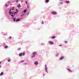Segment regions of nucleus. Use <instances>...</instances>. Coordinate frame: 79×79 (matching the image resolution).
<instances>
[{
  "label": "nucleus",
  "instance_id": "f257e3e1",
  "mask_svg": "<svg viewBox=\"0 0 79 79\" xmlns=\"http://www.w3.org/2000/svg\"><path fill=\"white\" fill-rule=\"evenodd\" d=\"M37 54V53L36 52H33L32 55L33 56H31L32 58H34V57H35V55H36Z\"/></svg>",
  "mask_w": 79,
  "mask_h": 79
},
{
  "label": "nucleus",
  "instance_id": "f03ea898",
  "mask_svg": "<svg viewBox=\"0 0 79 79\" xmlns=\"http://www.w3.org/2000/svg\"><path fill=\"white\" fill-rule=\"evenodd\" d=\"M22 55L23 56H24V55H25V52H24L23 54L22 53H20L19 54V56H22Z\"/></svg>",
  "mask_w": 79,
  "mask_h": 79
},
{
  "label": "nucleus",
  "instance_id": "7ed1b4c3",
  "mask_svg": "<svg viewBox=\"0 0 79 79\" xmlns=\"http://www.w3.org/2000/svg\"><path fill=\"white\" fill-rule=\"evenodd\" d=\"M14 9H15V8H14V7H13V8L12 9H10L9 12V13L10 15H11V10H14Z\"/></svg>",
  "mask_w": 79,
  "mask_h": 79
},
{
  "label": "nucleus",
  "instance_id": "20e7f679",
  "mask_svg": "<svg viewBox=\"0 0 79 79\" xmlns=\"http://www.w3.org/2000/svg\"><path fill=\"white\" fill-rule=\"evenodd\" d=\"M52 15H56V14H57V13L55 11H54L52 13Z\"/></svg>",
  "mask_w": 79,
  "mask_h": 79
},
{
  "label": "nucleus",
  "instance_id": "39448f33",
  "mask_svg": "<svg viewBox=\"0 0 79 79\" xmlns=\"http://www.w3.org/2000/svg\"><path fill=\"white\" fill-rule=\"evenodd\" d=\"M34 64L35 65H37L39 64V62L37 61H36L34 62Z\"/></svg>",
  "mask_w": 79,
  "mask_h": 79
},
{
  "label": "nucleus",
  "instance_id": "423d86ee",
  "mask_svg": "<svg viewBox=\"0 0 79 79\" xmlns=\"http://www.w3.org/2000/svg\"><path fill=\"white\" fill-rule=\"evenodd\" d=\"M49 43L51 45H53V42L52 41H49Z\"/></svg>",
  "mask_w": 79,
  "mask_h": 79
},
{
  "label": "nucleus",
  "instance_id": "0eeeda50",
  "mask_svg": "<svg viewBox=\"0 0 79 79\" xmlns=\"http://www.w3.org/2000/svg\"><path fill=\"white\" fill-rule=\"evenodd\" d=\"M63 58H64V56H62L60 58V60H63Z\"/></svg>",
  "mask_w": 79,
  "mask_h": 79
},
{
  "label": "nucleus",
  "instance_id": "6e6552de",
  "mask_svg": "<svg viewBox=\"0 0 79 79\" xmlns=\"http://www.w3.org/2000/svg\"><path fill=\"white\" fill-rule=\"evenodd\" d=\"M67 70L69 71V72H72V70L69 69H67Z\"/></svg>",
  "mask_w": 79,
  "mask_h": 79
},
{
  "label": "nucleus",
  "instance_id": "1a4fd4ad",
  "mask_svg": "<svg viewBox=\"0 0 79 79\" xmlns=\"http://www.w3.org/2000/svg\"><path fill=\"white\" fill-rule=\"evenodd\" d=\"M27 10H24L23 11H22V13H26V12Z\"/></svg>",
  "mask_w": 79,
  "mask_h": 79
},
{
  "label": "nucleus",
  "instance_id": "9d476101",
  "mask_svg": "<svg viewBox=\"0 0 79 79\" xmlns=\"http://www.w3.org/2000/svg\"><path fill=\"white\" fill-rule=\"evenodd\" d=\"M20 20V19H17L16 20V22H18V21H19Z\"/></svg>",
  "mask_w": 79,
  "mask_h": 79
},
{
  "label": "nucleus",
  "instance_id": "9b49d317",
  "mask_svg": "<svg viewBox=\"0 0 79 79\" xmlns=\"http://www.w3.org/2000/svg\"><path fill=\"white\" fill-rule=\"evenodd\" d=\"M49 0H46L45 1V2L46 3H48L49 2Z\"/></svg>",
  "mask_w": 79,
  "mask_h": 79
},
{
  "label": "nucleus",
  "instance_id": "f8f14e48",
  "mask_svg": "<svg viewBox=\"0 0 79 79\" xmlns=\"http://www.w3.org/2000/svg\"><path fill=\"white\" fill-rule=\"evenodd\" d=\"M45 71L47 72V73H48V71H47V67L45 68Z\"/></svg>",
  "mask_w": 79,
  "mask_h": 79
},
{
  "label": "nucleus",
  "instance_id": "ddd939ff",
  "mask_svg": "<svg viewBox=\"0 0 79 79\" xmlns=\"http://www.w3.org/2000/svg\"><path fill=\"white\" fill-rule=\"evenodd\" d=\"M66 3H69V1H66Z\"/></svg>",
  "mask_w": 79,
  "mask_h": 79
},
{
  "label": "nucleus",
  "instance_id": "4468645a",
  "mask_svg": "<svg viewBox=\"0 0 79 79\" xmlns=\"http://www.w3.org/2000/svg\"><path fill=\"white\" fill-rule=\"evenodd\" d=\"M18 7H21V5L20 4H19L18 6H17Z\"/></svg>",
  "mask_w": 79,
  "mask_h": 79
},
{
  "label": "nucleus",
  "instance_id": "2eb2a0df",
  "mask_svg": "<svg viewBox=\"0 0 79 79\" xmlns=\"http://www.w3.org/2000/svg\"><path fill=\"white\" fill-rule=\"evenodd\" d=\"M13 21H14V22H15V21H16V18H14Z\"/></svg>",
  "mask_w": 79,
  "mask_h": 79
},
{
  "label": "nucleus",
  "instance_id": "dca6fc26",
  "mask_svg": "<svg viewBox=\"0 0 79 79\" xmlns=\"http://www.w3.org/2000/svg\"><path fill=\"white\" fill-rule=\"evenodd\" d=\"M3 72H2L1 73L0 75V76H2V75H3Z\"/></svg>",
  "mask_w": 79,
  "mask_h": 79
},
{
  "label": "nucleus",
  "instance_id": "f3484780",
  "mask_svg": "<svg viewBox=\"0 0 79 79\" xmlns=\"http://www.w3.org/2000/svg\"><path fill=\"white\" fill-rule=\"evenodd\" d=\"M56 37L55 36H53L52 37V39H55Z\"/></svg>",
  "mask_w": 79,
  "mask_h": 79
},
{
  "label": "nucleus",
  "instance_id": "a211bd4d",
  "mask_svg": "<svg viewBox=\"0 0 79 79\" xmlns=\"http://www.w3.org/2000/svg\"><path fill=\"white\" fill-rule=\"evenodd\" d=\"M10 61H11V60H10V59H8V62H10Z\"/></svg>",
  "mask_w": 79,
  "mask_h": 79
},
{
  "label": "nucleus",
  "instance_id": "6ab92c4d",
  "mask_svg": "<svg viewBox=\"0 0 79 79\" xmlns=\"http://www.w3.org/2000/svg\"><path fill=\"white\" fill-rule=\"evenodd\" d=\"M5 48H8L7 46H5Z\"/></svg>",
  "mask_w": 79,
  "mask_h": 79
},
{
  "label": "nucleus",
  "instance_id": "aec40b11",
  "mask_svg": "<svg viewBox=\"0 0 79 79\" xmlns=\"http://www.w3.org/2000/svg\"><path fill=\"white\" fill-rule=\"evenodd\" d=\"M5 6H6V7H7V6H8V4H6L5 5Z\"/></svg>",
  "mask_w": 79,
  "mask_h": 79
},
{
  "label": "nucleus",
  "instance_id": "412c9836",
  "mask_svg": "<svg viewBox=\"0 0 79 79\" xmlns=\"http://www.w3.org/2000/svg\"><path fill=\"white\" fill-rule=\"evenodd\" d=\"M21 50V48H19L18 49V50Z\"/></svg>",
  "mask_w": 79,
  "mask_h": 79
},
{
  "label": "nucleus",
  "instance_id": "4be33fe9",
  "mask_svg": "<svg viewBox=\"0 0 79 79\" xmlns=\"http://www.w3.org/2000/svg\"><path fill=\"white\" fill-rule=\"evenodd\" d=\"M18 13V12H15L14 13V15H15V14H16V13Z\"/></svg>",
  "mask_w": 79,
  "mask_h": 79
},
{
  "label": "nucleus",
  "instance_id": "5701e85b",
  "mask_svg": "<svg viewBox=\"0 0 79 79\" xmlns=\"http://www.w3.org/2000/svg\"><path fill=\"white\" fill-rule=\"evenodd\" d=\"M11 16L12 17H14V15H11Z\"/></svg>",
  "mask_w": 79,
  "mask_h": 79
},
{
  "label": "nucleus",
  "instance_id": "b1692460",
  "mask_svg": "<svg viewBox=\"0 0 79 79\" xmlns=\"http://www.w3.org/2000/svg\"><path fill=\"white\" fill-rule=\"evenodd\" d=\"M24 60H22L21 61V63H23V62H24Z\"/></svg>",
  "mask_w": 79,
  "mask_h": 79
},
{
  "label": "nucleus",
  "instance_id": "393cba45",
  "mask_svg": "<svg viewBox=\"0 0 79 79\" xmlns=\"http://www.w3.org/2000/svg\"><path fill=\"white\" fill-rule=\"evenodd\" d=\"M25 2L26 3V4H27V2L26 1H25Z\"/></svg>",
  "mask_w": 79,
  "mask_h": 79
},
{
  "label": "nucleus",
  "instance_id": "a878e982",
  "mask_svg": "<svg viewBox=\"0 0 79 79\" xmlns=\"http://www.w3.org/2000/svg\"><path fill=\"white\" fill-rule=\"evenodd\" d=\"M45 68H47V65H45Z\"/></svg>",
  "mask_w": 79,
  "mask_h": 79
},
{
  "label": "nucleus",
  "instance_id": "bb28decb",
  "mask_svg": "<svg viewBox=\"0 0 79 79\" xmlns=\"http://www.w3.org/2000/svg\"><path fill=\"white\" fill-rule=\"evenodd\" d=\"M42 24H44V22L42 21Z\"/></svg>",
  "mask_w": 79,
  "mask_h": 79
},
{
  "label": "nucleus",
  "instance_id": "cd10ccee",
  "mask_svg": "<svg viewBox=\"0 0 79 79\" xmlns=\"http://www.w3.org/2000/svg\"><path fill=\"white\" fill-rule=\"evenodd\" d=\"M27 7H28V8H29V4H28V5H27Z\"/></svg>",
  "mask_w": 79,
  "mask_h": 79
},
{
  "label": "nucleus",
  "instance_id": "c85d7f7f",
  "mask_svg": "<svg viewBox=\"0 0 79 79\" xmlns=\"http://www.w3.org/2000/svg\"><path fill=\"white\" fill-rule=\"evenodd\" d=\"M16 11H17V13L18 12V10L17 9H16Z\"/></svg>",
  "mask_w": 79,
  "mask_h": 79
},
{
  "label": "nucleus",
  "instance_id": "c756f323",
  "mask_svg": "<svg viewBox=\"0 0 79 79\" xmlns=\"http://www.w3.org/2000/svg\"><path fill=\"white\" fill-rule=\"evenodd\" d=\"M13 14H15V13H13V12H12V14L13 15Z\"/></svg>",
  "mask_w": 79,
  "mask_h": 79
},
{
  "label": "nucleus",
  "instance_id": "7c9ffc66",
  "mask_svg": "<svg viewBox=\"0 0 79 79\" xmlns=\"http://www.w3.org/2000/svg\"><path fill=\"white\" fill-rule=\"evenodd\" d=\"M65 43H67V41H65Z\"/></svg>",
  "mask_w": 79,
  "mask_h": 79
},
{
  "label": "nucleus",
  "instance_id": "2f4dec72",
  "mask_svg": "<svg viewBox=\"0 0 79 79\" xmlns=\"http://www.w3.org/2000/svg\"><path fill=\"white\" fill-rule=\"evenodd\" d=\"M60 1H63L64 0H60Z\"/></svg>",
  "mask_w": 79,
  "mask_h": 79
},
{
  "label": "nucleus",
  "instance_id": "473e14b6",
  "mask_svg": "<svg viewBox=\"0 0 79 79\" xmlns=\"http://www.w3.org/2000/svg\"><path fill=\"white\" fill-rule=\"evenodd\" d=\"M10 39H11V37L10 36Z\"/></svg>",
  "mask_w": 79,
  "mask_h": 79
},
{
  "label": "nucleus",
  "instance_id": "72a5a7b5",
  "mask_svg": "<svg viewBox=\"0 0 79 79\" xmlns=\"http://www.w3.org/2000/svg\"><path fill=\"white\" fill-rule=\"evenodd\" d=\"M27 64V63H25V64Z\"/></svg>",
  "mask_w": 79,
  "mask_h": 79
},
{
  "label": "nucleus",
  "instance_id": "f704fd0d",
  "mask_svg": "<svg viewBox=\"0 0 79 79\" xmlns=\"http://www.w3.org/2000/svg\"><path fill=\"white\" fill-rule=\"evenodd\" d=\"M24 16V15L23 14L22 15V16Z\"/></svg>",
  "mask_w": 79,
  "mask_h": 79
},
{
  "label": "nucleus",
  "instance_id": "c9c22d12",
  "mask_svg": "<svg viewBox=\"0 0 79 79\" xmlns=\"http://www.w3.org/2000/svg\"><path fill=\"white\" fill-rule=\"evenodd\" d=\"M59 46H62V45H59Z\"/></svg>",
  "mask_w": 79,
  "mask_h": 79
},
{
  "label": "nucleus",
  "instance_id": "e433bc0d",
  "mask_svg": "<svg viewBox=\"0 0 79 79\" xmlns=\"http://www.w3.org/2000/svg\"><path fill=\"white\" fill-rule=\"evenodd\" d=\"M61 3H63V2H60V4H61Z\"/></svg>",
  "mask_w": 79,
  "mask_h": 79
},
{
  "label": "nucleus",
  "instance_id": "4c0bfd02",
  "mask_svg": "<svg viewBox=\"0 0 79 79\" xmlns=\"http://www.w3.org/2000/svg\"><path fill=\"white\" fill-rule=\"evenodd\" d=\"M1 63H2V62L1 61L0 62V64H1Z\"/></svg>",
  "mask_w": 79,
  "mask_h": 79
},
{
  "label": "nucleus",
  "instance_id": "58836bf2",
  "mask_svg": "<svg viewBox=\"0 0 79 79\" xmlns=\"http://www.w3.org/2000/svg\"><path fill=\"white\" fill-rule=\"evenodd\" d=\"M16 2H18V0H17Z\"/></svg>",
  "mask_w": 79,
  "mask_h": 79
},
{
  "label": "nucleus",
  "instance_id": "ea45409f",
  "mask_svg": "<svg viewBox=\"0 0 79 79\" xmlns=\"http://www.w3.org/2000/svg\"><path fill=\"white\" fill-rule=\"evenodd\" d=\"M1 68V65H0V68Z\"/></svg>",
  "mask_w": 79,
  "mask_h": 79
},
{
  "label": "nucleus",
  "instance_id": "a19ab883",
  "mask_svg": "<svg viewBox=\"0 0 79 79\" xmlns=\"http://www.w3.org/2000/svg\"><path fill=\"white\" fill-rule=\"evenodd\" d=\"M44 76H45V75L44 74Z\"/></svg>",
  "mask_w": 79,
  "mask_h": 79
},
{
  "label": "nucleus",
  "instance_id": "79ce46f5",
  "mask_svg": "<svg viewBox=\"0 0 79 79\" xmlns=\"http://www.w3.org/2000/svg\"><path fill=\"white\" fill-rule=\"evenodd\" d=\"M23 2V1H21V2Z\"/></svg>",
  "mask_w": 79,
  "mask_h": 79
},
{
  "label": "nucleus",
  "instance_id": "37998d69",
  "mask_svg": "<svg viewBox=\"0 0 79 79\" xmlns=\"http://www.w3.org/2000/svg\"><path fill=\"white\" fill-rule=\"evenodd\" d=\"M42 45H44L43 44V43L42 44Z\"/></svg>",
  "mask_w": 79,
  "mask_h": 79
},
{
  "label": "nucleus",
  "instance_id": "c03bdc74",
  "mask_svg": "<svg viewBox=\"0 0 79 79\" xmlns=\"http://www.w3.org/2000/svg\"><path fill=\"white\" fill-rule=\"evenodd\" d=\"M8 3H9V2H8Z\"/></svg>",
  "mask_w": 79,
  "mask_h": 79
}]
</instances>
